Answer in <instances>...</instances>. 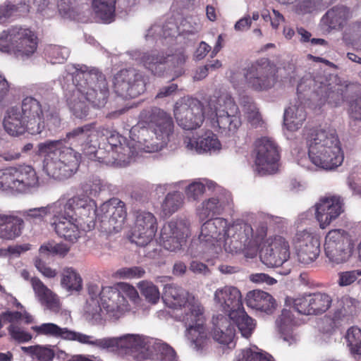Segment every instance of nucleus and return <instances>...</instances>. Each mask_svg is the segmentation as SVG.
Masks as SVG:
<instances>
[{
    "label": "nucleus",
    "instance_id": "nucleus-1",
    "mask_svg": "<svg viewBox=\"0 0 361 361\" xmlns=\"http://www.w3.org/2000/svg\"><path fill=\"white\" fill-rule=\"evenodd\" d=\"M306 142L309 158L316 166L332 170L343 163L344 155L336 130H311Z\"/></svg>",
    "mask_w": 361,
    "mask_h": 361
},
{
    "label": "nucleus",
    "instance_id": "nucleus-2",
    "mask_svg": "<svg viewBox=\"0 0 361 361\" xmlns=\"http://www.w3.org/2000/svg\"><path fill=\"white\" fill-rule=\"evenodd\" d=\"M44 155V169L54 179L62 180L71 177L78 170L80 154L63 145L61 140H47L38 145Z\"/></svg>",
    "mask_w": 361,
    "mask_h": 361
},
{
    "label": "nucleus",
    "instance_id": "nucleus-3",
    "mask_svg": "<svg viewBox=\"0 0 361 361\" xmlns=\"http://www.w3.org/2000/svg\"><path fill=\"white\" fill-rule=\"evenodd\" d=\"M207 107V117L223 131L234 133L241 126L238 106L229 94L223 93L218 97H210Z\"/></svg>",
    "mask_w": 361,
    "mask_h": 361
},
{
    "label": "nucleus",
    "instance_id": "nucleus-4",
    "mask_svg": "<svg viewBox=\"0 0 361 361\" xmlns=\"http://www.w3.org/2000/svg\"><path fill=\"white\" fill-rule=\"evenodd\" d=\"M37 44V37L27 28L12 26L0 32V51L13 53L23 60L33 55Z\"/></svg>",
    "mask_w": 361,
    "mask_h": 361
},
{
    "label": "nucleus",
    "instance_id": "nucleus-5",
    "mask_svg": "<svg viewBox=\"0 0 361 361\" xmlns=\"http://www.w3.org/2000/svg\"><path fill=\"white\" fill-rule=\"evenodd\" d=\"M227 317L221 314L213 318L214 327L212 331L213 338L221 344L228 345L233 341L234 337V329L231 326V321L234 324L246 338L251 336L255 329V320L251 318L245 311L244 307L234 312L233 315Z\"/></svg>",
    "mask_w": 361,
    "mask_h": 361
},
{
    "label": "nucleus",
    "instance_id": "nucleus-6",
    "mask_svg": "<svg viewBox=\"0 0 361 361\" xmlns=\"http://www.w3.org/2000/svg\"><path fill=\"white\" fill-rule=\"evenodd\" d=\"M279 68L274 61L261 57L244 69V78L248 88L263 92L271 89L276 82Z\"/></svg>",
    "mask_w": 361,
    "mask_h": 361
},
{
    "label": "nucleus",
    "instance_id": "nucleus-7",
    "mask_svg": "<svg viewBox=\"0 0 361 361\" xmlns=\"http://www.w3.org/2000/svg\"><path fill=\"white\" fill-rule=\"evenodd\" d=\"M78 90L86 100L98 108L106 103L109 95L108 83L104 75L98 70L78 73L75 76Z\"/></svg>",
    "mask_w": 361,
    "mask_h": 361
},
{
    "label": "nucleus",
    "instance_id": "nucleus-8",
    "mask_svg": "<svg viewBox=\"0 0 361 361\" xmlns=\"http://www.w3.org/2000/svg\"><path fill=\"white\" fill-rule=\"evenodd\" d=\"M39 185V178L33 167L20 165L0 170V189L26 192Z\"/></svg>",
    "mask_w": 361,
    "mask_h": 361
},
{
    "label": "nucleus",
    "instance_id": "nucleus-9",
    "mask_svg": "<svg viewBox=\"0 0 361 361\" xmlns=\"http://www.w3.org/2000/svg\"><path fill=\"white\" fill-rule=\"evenodd\" d=\"M137 128L150 130L156 135L157 139L166 142L173 133V121L171 116L157 107L143 109L138 118L137 125L133 130Z\"/></svg>",
    "mask_w": 361,
    "mask_h": 361
},
{
    "label": "nucleus",
    "instance_id": "nucleus-10",
    "mask_svg": "<svg viewBox=\"0 0 361 361\" xmlns=\"http://www.w3.org/2000/svg\"><path fill=\"white\" fill-rule=\"evenodd\" d=\"M207 112L208 108L205 109L200 100L189 97L179 99L173 109L174 117L178 125L188 130L200 128Z\"/></svg>",
    "mask_w": 361,
    "mask_h": 361
},
{
    "label": "nucleus",
    "instance_id": "nucleus-11",
    "mask_svg": "<svg viewBox=\"0 0 361 361\" xmlns=\"http://www.w3.org/2000/svg\"><path fill=\"white\" fill-rule=\"evenodd\" d=\"M313 87V91L319 97L321 100L326 102L334 106H338L344 102V92L346 89L341 85L331 84L324 76H317L312 78L311 75L305 76L300 80L297 87V92L301 94Z\"/></svg>",
    "mask_w": 361,
    "mask_h": 361
},
{
    "label": "nucleus",
    "instance_id": "nucleus-12",
    "mask_svg": "<svg viewBox=\"0 0 361 361\" xmlns=\"http://www.w3.org/2000/svg\"><path fill=\"white\" fill-rule=\"evenodd\" d=\"M255 164L261 175L271 174L277 171L280 152L276 142L271 137H262L255 142Z\"/></svg>",
    "mask_w": 361,
    "mask_h": 361
},
{
    "label": "nucleus",
    "instance_id": "nucleus-13",
    "mask_svg": "<svg viewBox=\"0 0 361 361\" xmlns=\"http://www.w3.org/2000/svg\"><path fill=\"white\" fill-rule=\"evenodd\" d=\"M351 237L341 228L329 231L324 239V252L329 262L339 264L346 262L350 257Z\"/></svg>",
    "mask_w": 361,
    "mask_h": 361
},
{
    "label": "nucleus",
    "instance_id": "nucleus-14",
    "mask_svg": "<svg viewBox=\"0 0 361 361\" xmlns=\"http://www.w3.org/2000/svg\"><path fill=\"white\" fill-rule=\"evenodd\" d=\"M114 88L125 99L135 98L146 90L145 76L135 68L122 69L114 76Z\"/></svg>",
    "mask_w": 361,
    "mask_h": 361
},
{
    "label": "nucleus",
    "instance_id": "nucleus-15",
    "mask_svg": "<svg viewBox=\"0 0 361 361\" xmlns=\"http://www.w3.org/2000/svg\"><path fill=\"white\" fill-rule=\"evenodd\" d=\"M32 329L37 334L61 338L64 340L78 341L82 344H89L102 348H108L114 345L112 340L109 338L92 340V336L80 332L61 328L53 323H44L40 326H32Z\"/></svg>",
    "mask_w": 361,
    "mask_h": 361
},
{
    "label": "nucleus",
    "instance_id": "nucleus-16",
    "mask_svg": "<svg viewBox=\"0 0 361 361\" xmlns=\"http://www.w3.org/2000/svg\"><path fill=\"white\" fill-rule=\"evenodd\" d=\"M127 212L125 203L118 198H111L103 203L97 211V217L109 232L120 231L125 224Z\"/></svg>",
    "mask_w": 361,
    "mask_h": 361
},
{
    "label": "nucleus",
    "instance_id": "nucleus-17",
    "mask_svg": "<svg viewBox=\"0 0 361 361\" xmlns=\"http://www.w3.org/2000/svg\"><path fill=\"white\" fill-rule=\"evenodd\" d=\"M108 128L105 126L96 127V123L85 124L77 127L68 133L66 140L75 147H80L85 152L92 147L96 149L99 136H108Z\"/></svg>",
    "mask_w": 361,
    "mask_h": 361
},
{
    "label": "nucleus",
    "instance_id": "nucleus-18",
    "mask_svg": "<svg viewBox=\"0 0 361 361\" xmlns=\"http://www.w3.org/2000/svg\"><path fill=\"white\" fill-rule=\"evenodd\" d=\"M331 297L323 292L305 293L293 299V307L303 315H320L331 306Z\"/></svg>",
    "mask_w": 361,
    "mask_h": 361
},
{
    "label": "nucleus",
    "instance_id": "nucleus-19",
    "mask_svg": "<svg viewBox=\"0 0 361 361\" xmlns=\"http://www.w3.org/2000/svg\"><path fill=\"white\" fill-rule=\"evenodd\" d=\"M56 208L55 207L54 216L49 219L51 226L60 238L70 243L77 242L82 235L77 218Z\"/></svg>",
    "mask_w": 361,
    "mask_h": 361
},
{
    "label": "nucleus",
    "instance_id": "nucleus-20",
    "mask_svg": "<svg viewBox=\"0 0 361 361\" xmlns=\"http://www.w3.org/2000/svg\"><path fill=\"white\" fill-rule=\"evenodd\" d=\"M294 246L299 262L309 264L319 257L320 253L319 237L307 230L297 232L293 239Z\"/></svg>",
    "mask_w": 361,
    "mask_h": 361
},
{
    "label": "nucleus",
    "instance_id": "nucleus-21",
    "mask_svg": "<svg viewBox=\"0 0 361 361\" xmlns=\"http://www.w3.org/2000/svg\"><path fill=\"white\" fill-rule=\"evenodd\" d=\"M157 219L149 212L138 210L135 212V221L131 240L138 246L148 245L157 231Z\"/></svg>",
    "mask_w": 361,
    "mask_h": 361
},
{
    "label": "nucleus",
    "instance_id": "nucleus-22",
    "mask_svg": "<svg viewBox=\"0 0 361 361\" xmlns=\"http://www.w3.org/2000/svg\"><path fill=\"white\" fill-rule=\"evenodd\" d=\"M290 256L289 244L280 235L269 238L268 244L259 252L261 261L269 267L281 266Z\"/></svg>",
    "mask_w": 361,
    "mask_h": 361
},
{
    "label": "nucleus",
    "instance_id": "nucleus-23",
    "mask_svg": "<svg viewBox=\"0 0 361 361\" xmlns=\"http://www.w3.org/2000/svg\"><path fill=\"white\" fill-rule=\"evenodd\" d=\"M344 211L343 199L338 195L322 197L315 204V216L322 229L338 219Z\"/></svg>",
    "mask_w": 361,
    "mask_h": 361
},
{
    "label": "nucleus",
    "instance_id": "nucleus-24",
    "mask_svg": "<svg viewBox=\"0 0 361 361\" xmlns=\"http://www.w3.org/2000/svg\"><path fill=\"white\" fill-rule=\"evenodd\" d=\"M19 108L28 123V133L31 135L40 134L45 129L44 114L41 102L28 96L23 98Z\"/></svg>",
    "mask_w": 361,
    "mask_h": 361
},
{
    "label": "nucleus",
    "instance_id": "nucleus-25",
    "mask_svg": "<svg viewBox=\"0 0 361 361\" xmlns=\"http://www.w3.org/2000/svg\"><path fill=\"white\" fill-rule=\"evenodd\" d=\"M56 202V209H62L63 212L73 216L78 214L93 219L94 216L97 215L98 209L95 202L84 194L82 196L76 195L69 199L62 197Z\"/></svg>",
    "mask_w": 361,
    "mask_h": 361
},
{
    "label": "nucleus",
    "instance_id": "nucleus-26",
    "mask_svg": "<svg viewBox=\"0 0 361 361\" xmlns=\"http://www.w3.org/2000/svg\"><path fill=\"white\" fill-rule=\"evenodd\" d=\"M214 301L228 316L243 308L241 293L232 286L218 288L214 293Z\"/></svg>",
    "mask_w": 361,
    "mask_h": 361
},
{
    "label": "nucleus",
    "instance_id": "nucleus-27",
    "mask_svg": "<svg viewBox=\"0 0 361 361\" xmlns=\"http://www.w3.org/2000/svg\"><path fill=\"white\" fill-rule=\"evenodd\" d=\"M356 300L345 295L338 299L330 317L332 329L352 322L357 312Z\"/></svg>",
    "mask_w": 361,
    "mask_h": 361
},
{
    "label": "nucleus",
    "instance_id": "nucleus-28",
    "mask_svg": "<svg viewBox=\"0 0 361 361\" xmlns=\"http://www.w3.org/2000/svg\"><path fill=\"white\" fill-rule=\"evenodd\" d=\"M185 227L181 223L170 221L164 225L160 233V243L169 251L180 250L185 240Z\"/></svg>",
    "mask_w": 361,
    "mask_h": 361
},
{
    "label": "nucleus",
    "instance_id": "nucleus-29",
    "mask_svg": "<svg viewBox=\"0 0 361 361\" xmlns=\"http://www.w3.org/2000/svg\"><path fill=\"white\" fill-rule=\"evenodd\" d=\"M184 144L187 149L198 154L215 152L220 150L221 145L217 136L212 131L205 132L197 139L186 137Z\"/></svg>",
    "mask_w": 361,
    "mask_h": 361
},
{
    "label": "nucleus",
    "instance_id": "nucleus-30",
    "mask_svg": "<svg viewBox=\"0 0 361 361\" xmlns=\"http://www.w3.org/2000/svg\"><path fill=\"white\" fill-rule=\"evenodd\" d=\"M3 124L5 130L12 136H19L28 132V123L17 106L6 110Z\"/></svg>",
    "mask_w": 361,
    "mask_h": 361
},
{
    "label": "nucleus",
    "instance_id": "nucleus-31",
    "mask_svg": "<svg viewBox=\"0 0 361 361\" xmlns=\"http://www.w3.org/2000/svg\"><path fill=\"white\" fill-rule=\"evenodd\" d=\"M252 235L253 229L249 224L240 222L227 226L226 236L231 238V244H233L236 252L242 248V245L250 244Z\"/></svg>",
    "mask_w": 361,
    "mask_h": 361
},
{
    "label": "nucleus",
    "instance_id": "nucleus-32",
    "mask_svg": "<svg viewBox=\"0 0 361 361\" xmlns=\"http://www.w3.org/2000/svg\"><path fill=\"white\" fill-rule=\"evenodd\" d=\"M30 282L41 304L53 312H59L61 305L57 295L48 288L37 277H32Z\"/></svg>",
    "mask_w": 361,
    "mask_h": 361
},
{
    "label": "nucleus",
    "instance_id": "nucleus-33",
    "mask_svg": "<svg viewBox=\"0 0 361 361\" xmlns=\"http://www.w3.org/2000/svg\"><path fill=\"white\" fill-rule=\"evenodd\" d=\"M227 226V221L223 218H212L206 221L201 227L200 241L214 244L221 235L226 236Z\"/></svg>",
    "mask_w": 361,
    "mask_h": 361
},
{
    "label": "nucleus",
    "instance_id": "nucleus-34",
    "mask_svg": "<svg viewBox=\"0 0 361 361\" xmlns=\"http://www.w3.org/2000/svg\"><path fill=\"white\" fill-rule=\"evenodd\" d=\"M248 307L266 313H271L276 308L275 299L269 293L260 290L249 291L245 298Z\"/></svg>",
    "mask_w": 361,
    "mask_h": 361
},
{
    "label": "nucleus",
    "instance_id": "nucleus-35",
    "mask_svg": "<svg viewBox=\"0 0 361 361\" xmlns=\"http://www.w3.org/2000/svg\"><path fill=\"white\" fill-rule=\"evenodd\" d=\"M23 219L12 214H0V238L12 240L21 235Z\"/></svg>",
    "mask_w": 361,
    "mask_h": 361
},
{
    "label": "nucleus",
    "instance_id": "nucleus-36",
    "mask_svg": "<svg viewBox=\"0 0 361 361\" xmlns=\"http://www.w3.org/2000/svg\"><path fill=\"white\" fill-rule=\"evenodd\" d=\"M351 18L352 12L349 8L336 6L327 11L322 21L331 30H341Z\"/></svg>",
    "mask_w": 361,
    "mask_h": 361
},
{
    "label": "nucleus",
    "instance_id": "nucleus-37",
    "mask_svg": "<svg viewBox=\"0 0 361 361\" xmlns=\"http://www.w3.org/2000/svg\"><path fill=\"white\" fill-rule=\"evenodd\" d=\"M108 132L109 135L104 136L106 137V142H104V144L108 146V149L117 152L118 157H120V161L130 162L134 155V151L129 146L126 139L116 131H111L109 128Z\"/></svg>",
    "mask_w": 361,
    "mask_h": 361
},
{
    "label": "nucleus",
    "instance_id": "nucleus-38",
    "mask_svg": "<svg viewBox=\"0 0 361 361\" xmlns=\"http://www.w3.org/2000/svg\"><path fill=\"white\" fill-rule=\"evenodd\" d=\"M307 118L305 106L301 104L290 105L286 109L283 123L290 131H296L302 127Z\"/></svg>",
    "mask_w": 361,
    "mask_h": 361
},
{
    "label": "nucleus",
    "instance_id": "nucleus-39",
    "mask_svg": "<svg viewBox=\"0 0 361 361\" xmlns=\"http://www.w3.org/2000/svg\"><path fill=\"white\" fill-rule=\"evenodd\" d=\"M184 307L182 321L185 324L187 329L195 328L196 326H205V317L204 315V307L197 303H187Z\"/></svg>",
    "mask_w": 361,
    "mask_h": 361
},
{
    "label": "nucleus",
    "instance_id": "nucleus-40",
    "mask_svg": "<svg viewBox=\"0 0 361 361\" xmlns=\"http://www.w3.org/2000/svg\"><path fill=\"white\" fill-rule=\"evenodd\" d=\"M163 298L165 302L172 308L185 306L189 301V293L176 284H167L164 288Z\"/></svg>",
    "mask_w": 361,
    "mask_h": 361
},
{
    "label": "nucleus",
    "instance_id": "nucleus-41",
    "mask_svg": "<svg viewBox=\"0 0 361 361\" xmlns=\"http://www.w3.org/2000/svg\"><path fill=\"white\" fill-rule=\"evenodd\" d=\"M116 0H92V8L97 18L109 24L116 18Z\"/></svg>",
    "mask_w": 361,
    "mask_h": 361
},
{
    "label": "nucleus",
    "instance_id": "nucleus-42",
    "mask_svg": "<svg viewBox=\"0 0 361 361\" xmlns=\"http://www.w3.org/2000/svg\"><path fill=\"white\" fill-rule=\"evenodd\" d=\"M168 56L160 53H145L141 58L143 66L154 75L161 76L166 70Z\"/></svg>",
    "mask_w": 361,
    "mask_h": 361
},
{
    "label": "nucleus",
    "instance_id": "nucleus-43",
    "mask_svg": "<svg viewBox=\"0 0 361 361\" xmlns=\"http://www.w3.org/2000/svg\"><path fill=\"white\" fill-rule=\"evenodd\" d=\"M99 295L103 307L107 313L112 317H118L121 312L120 307L115 303V300L121 297L120 291L113 287H104L102 288Z\"/></svg>",
    "mask_w": 361,
    "mask_h": 361
},
{
    "label": "nucleus",
    "instance_id": "nucleus-44",
    "mask_svg": "<svg viewBox=\"0 0 361 361\" xmlns=\"http://www.w3.org/2000/svg\"><path fill=\"white\" fill-rule=\"evenodd\" d=\"M187 337L190 342V348L196 351H202L207 346L209 339L206 326L188 329Z\"/></svg>",
    "mask_w": 361,
    "mask_h": 361
},
{
    "label": "nucleus",
    "instance_id": "nucleus-45",
    "mask_svg": "<svg viewBox=\"0 0 361 361\" xmlns=\"http://www.w3.org/2000/svg\"><path fill=\"white\" fill-rule=\"evenodd\" d=\"M94 153V157L102 164L110 166L124 167L130 164V162H123L120 161L118 153L114 149H108V146L103 143L102 147H99L98 149L87 151V153Z\"/></svg>",
    "mask_w": 361,
    "mask_h": 361
},
{
    "label": "nucleus",
    "instance_id": "nucleus-46",
    "mask_svg": "<svg viewBox=\"0 0 361 361\" xmlns=\"http://www.w3.org/2000/svg\"><path fill=\"white\" fill-rule=\"evenodd\" d=\"M55 207H56V202L49 204L47 207L32 208L24 211L23 216L27 221L33 224H39L44 221V218L48 214L54 216Z\"/></svg>",
    "mask_w": 361,
    "mask_h": 361
},
{
    "label": "nucleus",
    "instance_id": "nucleus-47",
    "mask_svg": "<svg viewBox=\"0 0 361 361\" xmlns=\"http://www.w3.org/2000/svg\"><path fill=\"white\" fill-rule=\"evenodd\" d=\"M23 353L28 354L33 359L39 361H52L55 357V352L49 345H35L30 346H22Z\"/></svg>",
    "mask_w": 361,
    "mask_h": 361
},
{
    "label": "nucleus",
    "instance_id": "nucleus-48",
    "mask_svg": "<svg viewBox=\"0 0 361 361\" xmlns=\"http://www.w3.org/2000/svg\"><path fill=\"white\" fill-rule=\"evenodd\" d=\"M82 279L80 274L72 267L63 269L61 274V284L68 290H80L82 288Z\"/></svg>",
    "mask_w": 361,
    "mask_h": 361
},
{
    "label": "nucleus",
    "instance_id": "nucleus-49",
    "mask_svg": "<svg viewBox=\"0 0 361 361\" xmlns=\"http://www.w3.org/2000/svg\"><path fill=\"white\" fill-rule=\"evenodd\" d=\"M184 197L181 192L175 191L167 194L161 204V210L165 216H171L183 204Z\"/></svg>",
    "mask_w": 361,
    "mask_h": 361
},
{
    "label": "nucleus",
    "instance_id": "nucleus-50",
    "mask_svg": "<svg viewBox=\"0 0 361 361\" xmlns=\"http://www.w3.org/2000/svg\"><path fill=\"white\" fill-rule=\"evenodd\" d=\"M223 210L224 207L219 199L212 197L202 203V209L198 212L199 219L203 221L207 218L220 214Z\"/></svg>",
    "mask_w": 361,
    "mask_h": 361
},
{
    "label": "nucleus",
    "instance_id": "nucleus-51",
    "mask_svg": "<svg viewBox=\"0 0 361 361\" xmlns=\"http://www.w3.org/2000/svg\"><path fill=\"white\" fill-rule=\"evenodd\" d=\"M345 338L351 353L361 355V329L351 326L347 330Z\"/></svg>",
    "mask_w": 361,
    "mask_h": 361
},
{
    "label": "nucleus",
    "instance_id": "nucleus-52",
    "mask_svg": "<svg viewBox=\"0 0 361 361\" xmlns=\"http://www.w3.org/2000/svg\"><path fill=\"white\" fill-rule=\"evenodd\" d=\"M141 294L152 304H156L160 298L159 288L151 282L142 281L138 283Z\"/></svg>",
    "mask_w": 361,
    "mask_h": 361
},
{
    "label": "nucleus",
    "instance_id": "nucleus-53",
    "mask_svg": "<svg viewBox=\"0 0 361 361\" xmlns=\"http://www.w3.org/2000/svg\"><path fill=\"white\" fill-rule=\"evenodd\" d=\"M157 361H177L174 349L166 343H157L154 345Z\"/></svg>",
    "mask_w": 361,
    "mask_h": 361
},
{
    "label": "nucleus",
    "instance_id": "nucleus-54",
    "mask_svg": "<svg viewBox=\"0 0 361 361\" xmlns=\"http://www.w3.org/2000/svg\"><path fill=\"white\" fill-rule=\"evenodd\" d=\"M290 312L286 310L282 311L281 321L283 325L281 326V337L289 345L296 343L298 340V335L293 332L292 329H286L285 326L289 323Z\"/></svg>",
    "mask_w": 361,
    "mask_h": 361
},
{
    "label": "nucleus",
    "instance_id": "nucleus-55",
    "mask_svg": "<svg viewBox=\"0 0 361 361\" xmlns=\"http://www.w3.org/2000/svg\"><path fill=\"white\" fill-rule=\"evenodd\" d=\"M237 361H273V357L267 353L245 348L242 350Z\"/></svg>",
    "mask_w": 361,
    "mask_h": 361
},
{
    "label": "nucleus",
    "instance_id": "nucleus-56",
    "mask_svg": "<svg viewBox=\"0 0 361 361\" xmlns=\"http://www.w3.org/2000/svg\"><path fill=\"white\" fill-rule=\"evenodd\" d=\"M102 188V180L96 177L90 178L81 184L82 193L86 196L96 197Z\"/></svg>",
    "mask_w": 361,
    "mask_h": 361
},
{
    "label": "nucleus",
    "instance_id": "nucleus-57",
    "mask_svg": "<svg viewBox=\"0 0 361 361\" xmlns=\"http://www.w3.org/2000/svg\"><path fill=\"white\" fill-rule=\"evenodd\" d=\"M48 55L53 60V63H63L69 56V50L66 47L51 45L47 49Z\"/></svg>",
    "mask_w": 361,
    "mask_h": 361
},
{
    "label": "nucleus",
    "instance_id": "nucleus-58",
    "mask_svg": "<svg viewBox=\"0 0 361 361\" xmlns=\"http://www.w3.org/2000/svg\"><path fill=\"white\" fill-rule=\"evenodd\" d=\"M116 276L120 279H140L145 276V270L141 267H123L117 270Z\"/></svg>",
    "mask_w": 361,
    "mask_h": 361
},
{
    "label": "nucleus",
    "instance_id": "nucleus-59",
    "mask_svg": "<svg viewBox=\"0 0 361 361\" xmlns=\"http://www.w3.org/2000/svg\"><path fill=\"white\" fill-rule=\"evenodd\" d=\"M8 331L11 337L19 343L28 342L32 338L30 333L24 331L23 328L16 324H11L8 327Z\"/></svg>",
    "mask_w": 361,
    "mask_h": 361
},
{
    "label": "nucleus",
    "instance_id": "nucleus-60",
    "mask_svg": "<svg viewBox=\"0 0 361 361\" xmlns=\"http://www.w3.org/2000/svg\"><path fill=\"white\" fill-rule=\"evenodd\" d=\"M68 106L73 115L80 119L86 118L89 113V107L86 102L79 100H70Z\"/></svg>",
    "mask_w": 361,
    "mask_h": 361
},
{
    "label": "nucleus",
    "instance_id": "nucleus-61",
    "mask_svg": "<svg viewBox=\"0 0 361 361\" xmlns=\"http://www.w3.org/2000/svg\"><path fill=\"white\" fill-rule=\"evenodd\" d=\"M359 276H361V270H352L338 273V283L340 286H347L353 283Z\"/></svg>",
    "mask_w": 361,
    "mask_h": 361
},
{
    "label": "nucleus",
    "instance_id": "nucleus-62",
    "mask_svg": "<svg viewBox=\"0 0 361 361\" xmlns=\"http://www.w3.org/2000/svg\"><path fill=\"white\" fill-rule=\"evenodd\" d=\"M204 190L205 186L204 184L200 182H194L187 187L185 193L188 199L195 200L204 193Z\"/></svg>",
    "mask_w": 361,
    "mask_h": 361
},
{
    "label": "nucleus",
    "instance_id": "nucleus-63",
    "mask_svg": "<svg viewBox=\"0 0 361 361\" xmlns=\"http://www.w3.org/2000/svg\"><path fill=\"white\" fill-rule=\"evenodd\" d=\"M18 6L10 3L0 5V23L8 21L18 11Z\"/></svg>",
    "mask_w": 361,
    "mask_h": 361
},
{
    "label": "nucleus",
    "instance_id": "nucleus-64",
    "mask_svg": "<svg viewBox=\"0 0 361 361\" xmlns=\"http://www.w3.org/2000/svg\"><path fill=\"white\" fill-rule=\"evenodd\" d=\"M348 111L350 118L361 120V95L350 102Z\"/></svg>",
    "mask_w": 361,
    "mask_h": 361
}]
</instances>
